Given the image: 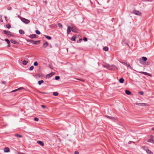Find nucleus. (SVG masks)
<instances>
[{
  "mask_svg": "<svg viewBox=\"0 0 154 154\" xmlns=\"http://www.w3.org/2000/svg\"><path fill=\"white\" fill-rule=\"evenodd\" d=\"M11 42L14 44H17V42L14 39H11Z\"/></svg>",
  "mask_w": 154,
  "mask_h": 154,
  "instance_id": "obj_13",
  "label": "nucleus"
},
{
  "mask_svg": "<svg viewBox=\"0 0 154 154\" xmlns=\"http://www.w3.org/2000/svg\"><path fill=\"white\" fill-rule=\"evenodd\" d=\"M40 42L39 41H33V44H35Z\"/></svg>",
  "mask_w": 154,
  "mask_h": 154,
  "instance_id": "obj_33",
  "label": "nucleus"
},
{
  "mask_svg": "<svg viewBox=\"0 0 154 154\" xmlns=\"http://www.w3.org/2000/svg\"><path fill=\"white\" fill-rule=\"evenodd\" d=\"M27 63V62L26 60H24L23 61L22 63L24 65H26Z\"/></svg>",
  "mask_w": 154,
  "mask_h": 154,
  "instance_id": "obj_29",
  "label": "nucleus"
},
{
  "mask_svg": "<svg viewBox=\"0 0 154 154\" xmlns=\"http://www.w3.org/2000/svg\"><path fill=\"white\" fill-rule=\"evenodd\" d=\"M133 13L137 16H141L142 13L139 11L136 10H134L133 11Z\"/></svg>",
  "mask_w": 154,
  "mask_h": 154,
  "instance_id": "obj_1",
  "label": "nucleus"
},
{
  "mask_svg": "<svg viewBox=\"0 0 154 154\" xmlns=\"http://www.w3.org/2000/svg\"><path fill=\"white\" fill-rule=\"evenodd\" d=\"M71 27L68 26L67 29V33L68 34H69L71 32Z\"/></svg>",
  "mask_w": 154,
  "mask_h": 154,
  "instance_id": "obj_7",
  "label": "nucleus"
},
{
  "mask_svg": "<svg viewBox=\"0 0 154 154\" xmlns=\"http://www.w3.org/2000/svg\"><path fill=\"white\" fill-rule=\"evenodd\" d=\"M125 93L128 95H129L131 94V91H129V90H126L125 91Z\"/></svg>",
  "mask_w": 154,
  "mask_h": 154,
  "instance_id": "obj_15",
  "label": "nucleus"
},
{
  "mask_svg": "<svg viewBox=\"0 0 154 154\" xmlns=\"http://www.w3.org/2000/svg\"><path fill=\"white\" fill-rule=\"evenodd\" d=\"M29 42H33V41L32 40H29Z\"/></svg>",
  "mask_w": 154,
  "mask_h": 154,
  "instance_id": "obj_46",
  "label": "nucleus"
},
{
  "mask_svg": "<svg viewBox=\"0 0 154 154\" xmlns=\"http://www.w3.org/2000/svg\"><path fill=\"white\" fill-rule=\"evenodd\" d=\"M116 67L114 66H112L111 67H109V69L110 70H112L113 68H114L115 69H116Z\"/></svg>",
  "mask_w": 154,
  "mask_h": 154,
  "instance_id": "obj_18",
  "label": "nucleus"
},
{
  "mask_svg": "<svg viewBox=\"0 0 154 154\" xmlns=\"http://www.w3.org/2000/svg\"><path fill=\"white\" fill-rule=\"evenodd\" d=\"M2 83L3 84H5V82H2Z\"/></svg>",
  "mask_w": 154,
  "mask_h": 154,
  "instance_id": "obj_48",
  "label": "nucleus"
},
{
  "mask_svg": "<svg viewBox=\"0 0 154 154\" xmlns=\"http://www.w3.org/2000/svg\"><path fill=\"white\" fill-rule=\"evenodd\" d=\"M60 77L58 76H56L55 77V79L57 80H58L59 79H60Z\"/></svg>",
  "mask_w": 154,
  "mask_h": 154,
  "instance_id": "obj_38",
  "label": "nucleus"
},
{
  "mask_svg": "<svg viewBox=\"0 0 154 154\" xmlns=\"http://www.w3.org/2000/svg\"><path fill=\"white\" fill-rule=\"evenodd\" d=\"M3 32H4V33L6 35H10V33H11V32L8 31H6V30H4Z\"/></svg>",
  "mask_w": 154,
  "mask_h": 154,
  "instance_id": "obj_10",
  "label": "nucleus"
},
{
  "mask_svg": "<svg viewBox=\"0 0 154 154\" xmlns=\"http://www.w3.org/2000/svg\"><path fill=\"white\" fill-rule=\"evenodd\" d=\"M21 20L22 22H23L24 23L27 24H28L30 23L29 20L25 19V18H22L21 19Z\"/></svg>",
  "mask_w": 154,
  "mask_h": 154,
  "instance_id": "obj_3",
  "label": "nucleus"
},
{
  "mask_svg": "<svg viewBox=\"0 0 154 154\" xmlns=\"http://www.w3.org/2000/svg\"><path fill=\"white\" fill-rule=\"evenodd\" d=\"M35 32L38 35H39L40 34V32L38 30H36L35 31Z\"/></svg>",
  "mask_w": 154,
  "mask_h": 154,
  "instance_id": "obj_34",
  "label": "nucleus"
},
{
  "mask_svg": "<svg viewBox=\"0 0 154 154\" xmlns=\"http://www.w3.org/2000/svg\"><path fill=\"white\" fill-rule=\"evenodd\" d=\"M5 40L7 42V44H8V47H10L9 45L10 43V42L7 39H5Z\"/></svg>",
  "mask_w": 154,
  "mask_h": 154,
  "instance_id": "obj_19",
  "label": "nucleus"
},
{
  "mask_svg": "<svg viewBox=\"0 0 154 154\" xmlns=\"http://www.w3.org/2000/svg\"><path fill=\"white\" fill-rule=\"evenodd\" d=\"M48 42H46L45 43H44L43 45V47L45 48L47 46H48Z\"/></svg>",
  "mask_w": 154,
  "mask_h": 154,
  "instance_id": "obj_11",
  "label": "nucleus"
},
{
  "mask_svg": "<svg viewBox=\"0 0 154 154\" xmlns=\"http://www.w3.org/2000/svg\"><path fill=\"white\" fill-rule=\"evenodd\" d=\"M124 81V79L123 78H121L119 80V82L121 83H122Z\"/></svg>",
  "mask_w": 154,
  "mask_h": 154,
  "instance_id": "obj_22",
  "label": "nucleus"
},
{
  "mask_svg": "<svg viewBox=\"0 0 154 154\" xmlns=\"http://www.w3.org/2000/svg\"><path fill=\"white\" fill-rule=\"evenodd\" d=\"M136 104L141 106H147L148 105L146 103H137Z\"/></svg>",
  "mask_w": 154,
  "mask_h": 154,
  "instance_id": "obj_5",
  "label": "nucleus"
},
{
  "mask_svg": "<svg viewBox=\"0 0 154 154\" xmlns=\"http://www.w3.org/2000/svg\"><path fill=\"white\" fill-rule=\"evenodd\" d=\"M33 69H34V66H31L30 67L29 69L30 70H32Z\"/></svg>",
  "mask_w": 154,
  "mask_h": 154,
  "instance_id": "obj_36",
  "label": "nucleus"
},
{
  "mask_svg": "<svg viewBox=\"0 0 154 154\" xmlns=\"http://www.w3.org/2000/svg\"><path fill=\"white\" fill-rule=\"evenodd\" d=\"M139 73L144 74V75H146L151 76L150 75L149 73L147 72H139Z\"/></svg>",
  "mask_w": 154,
  "mask_h": 154,
  "instance_id": "obj_8",
  "label": "nucleus"
},
{
  "mask_svg": "<svg viewBox=\"0 0 154 154\" xmlns=\"http://www.w3.org/2000/svg\"><path fill=\"white\" fill-rule=\"evenodd\" d=\"M76 37L75 36H73L71 38V40L73 41L75 40Z\"/></svg>",
  "mask_w": 154,
  "mask_h": 154,
  "instance_id": "obj_23",
  "label": "nucleus"
},
{
  "mask_svg": "<svg viewBox=\"0 0 154 154\" xmlns=\"http://www.w3.org/2000/svg\"><path fill=\"white\" fill-rule=\"evenodd\" d=\"M42 107L43 108H45V106L44 105H42Z\"/></svg>",
  "mask_w": 154,
  "mask_h": 154,
  "instance_id": "obj_45",
  "label": "nucleus"
},
{
  "mask_svg": "<svg viewBox=\"0 0 154 154\" xmlns=\"http://www.w3.org/2000/svg\"><path fill=\"white\" fill-rule=\"evenodd\" d=\"M142 59L143 60V61H145L147 59V58L146 57H142Z\"/></svg>",
  "mask_w": 154,
  "mask_h": 154,
  "instance_id": "obj_28",
  "label": "nucleus"
},
{
  "mask_svg": "<svg viewBox=\"0 0 154 154\" xmlns=\"http://www.w3.org/2000/svg\"><path fill=\"white\" fill-rule=\"evenodd\" d=\"M34 65L35 66H37L38 65V63L36 61L34 62Z\"/></svg>",
  "mask_w": 154,
  "mask_h": 154,
  "instance_id": "obj_37",
  "label": "nucleus"
},
{
  "mask_svg": "<svg viewBox=\"0 0 154 154\" xmlns=\"http://www.w3.org/2000/svg\"><path fill=\"white\" fill-rule=\"evenodd\" d=\"M147 142L154 143V137L151 136L150 138L148 140Z\"/></svg>",
  "mask_w": 154,
  "mask_h": 154,
  "instance_id": "obj_4",
  "label": "nucleus"
},
{
  "mask_svg": "<svg viewBox=\"0 0 154 154\" xmlns=\"http://www.w3.org/2000/svg\"><path fill=\"white\" fill-rule=\"evenodd\" d=\"M82 40V38H79V40H78L77 41V43H79V42H80Z\"/></svg>",
  "mask_w": 154,
  "mask_h": 154,
  "instance_id": "obj_35",
  "label": "nucleus"
},
{
  "mask_svg": "<svg viewBox=\"0 0 154 154\" xmlns=\"http://www.w3.org/2000/svg\"><path fill=\"white\" fill-rule=\"evenodd\" d=\"M45 36L47 39L48 40H51V37L50 36L46 35H45Z\"/></svg>",
  "mask_w": 154,
  "mask_h": 154,
  "instance_id": "obj_24",
  "label": "nucleus"
},
{
  "mask_svg": "<svg viewBox=\"0 0 154 154\" xmlns=\"http://www.w3.org/2000/svg\"><path fill=\"white\" fill-rule=\"evenodd\" d=\"M39 93H42V94H48L47 93H46V92H39Z\"/></svg>",
  "mask_w": 154,
  "mask_h": 154,
  "instance_id": "obj_43",
  "label": "nucleus"
},
{
  "mask_svg": "<svg viewBox=\"0 0 154 154\" xmlns=\"http://www.w3.org/2000/svg\"><path fill=\"white\" fill-rule=\"evenodd\" d=\"M75 154H79V152H78L75 151Z\"/></svg>",
  "mask_w": 154,
  "mask_h": 154,
  "instance_id": "obj_44",
  "label": "nucleus"
},
{
  "mask_svg": "<svg viewBox=\"0 0 154 154\" xmlns=\"http://www.w3.org/2000/svg\"><path fill=\"white\" fill-rule=\"evenodd\" d=\"M15 136L19 138H20L22 137V136L19 134H15Z\"/></svg>",
  "mask_w": 154,
  "mask_h": 154,
  "instance_id": "obj_30",
  "label": "nucleus"
},
{
  "mask_svg": "<svg viewBox=\"0 0 154 154\" xmlns=\"http://www.w3.org/2000/svg\"><path fill=\"white\" fill-rule=\"evenodd\" d=\"M44 83V81L43 80H41L38 81V84L39 85H41L42 83Z\"/></svg>",
  "mask_w": 154,
  "mask_h": 154,
  "instance_id": "obj_27",
  "label": "nucleus"
},
{
  "mask_svg": "<svg viewBox=\"0 0 154 154\" xmlns=\"http://www.w3.org/2000/svg\"><path fill=\"white\" fill-rule=\"evenodd\" d=\"M58 26H59V27H60L61 28H62L63 27L62 24L60 23H58Z\"/></svg>",
  "mask_w": 154,
  "mask_h": 154,
  "instance_id": "obj_32",
  "label": "nucleus"
},
{
  "mask_svg": "<svg viewBox=\"0 0 154 154\" xmlns=\"http://www.w3.org/2000/svg\"><path fill=\"white\" fill-rule=\"evenodd\" d=\"M24 89V88L23 87H20V88H18L17 89H15V90H14L12 92H15L16 91H18V90H21V89Z\"/></svg>",
  "mask_w": 154,
  "mask_h": 154,
  "instance_id": "obj_16",
  "label": "nucleus"
},
{
  "mask_svg": "<svg viewBox=\"0 0 154 154\" xmlns=\"http://www.w3.org/2000/svg\"><path fill=\"white\" fill-rule=\"evenodd\" d=\"M108 49H109L106 46L104 47L103 48V50L106 51H108Z\"/></svg>",
  "mask_w": 154,
  "mask_h": 154,
  "instance_id": "obj_17",
  "label": "nucleus"
},
{
  "mask_svg": "<svg viewBox=\"0 0 154 154\" xmlns=\"http://www.w3.org/2000/svg\"><path fill=\"white\" fill-rule=\"evenodd\" d=\"M4 151L5 152H10V149L8 147H6L4 148Z\"/></svg>",
  "mask_w": 154,
  "mask_h": 154,
  "instance_id": "obj_6",
  "label": "nucleus"
},
{
  "mask_svg": "<svg viewBox=\"0 0 154 154\" xmlns=\"http://www.w3.org/2000/svg\"><path fill=\"white\" fill-rule=\"evenodd\" d=\"M37 143H38V144H40L42 146H43L44 145V144L43 143V142L42 141H40V140L38 141H37Z\"/></svg>",
  "mask_w": 154,
  "mask_h": 154,
  "instance_id": "obj_12",
  "label": "nucleus"
},
{
  "mask_svg": "<svg viewBox=\"0 0 154 154\" xmlns=\"http://www.w3.org/2000/svg\"><path fill=\"white\" fill-rule=\"evenodd\" d=\"M71 29L72 31L76 33L78 32V29L75 26H73L71 27Z\"/></svg>",
  "mask_w": 154,
  "mask_h": 154,
  "instance_id": "obj_2",
  "label": "nucleus"
},
{
  "mask_svg": "<svg viewBox=\"0 0 154 154\" xmlns=\"http://www.w3.org/2000/svg\"><path fill=\"white\" fill-rule=\"evenodd\" d=\"M21 154H25L24 153H22Z\"/></svg>",
  "mask_w": 154,
  "mask_h": 154,
  "instance_id": "obj_49",
  "label": "nucleus"
},
{
  "mask_svg": "<svg viewBox=\"0 0 154 154\" xmlns=\"http://www.w3.org/2000/svg\"><path fill=\"white\" fill-rule=\"evenodd\" d=\"M53 75V73H50V74L46 75V77L47 78H49L51 77Z\"/></svg>",
  "mask_w": 154,
  "mask_h": 154,
  "instance_id": "obj_9",
  "label": "nucleus"
},
{
  "mask_svg": "<svg viewBox=\"0 0 154 154\" xmlns=\"http://www.w3.org/2000/svg\"><path fill=\"white\" fill-rule=\"evenodd\" d=\"M6 27L8 29H10L11 27V26L10 25L8 24L6 25Z\"/></svg>",
  "mask_w": 154,
  "mask_h": 154,
  "instance_id": "obj_39",
  "label": "nucleus"
},
{
  "mask_svg": "<svg viewBox=\"0 0 154 154\" xmlns=\"http://www.w3.org/2000/svg\"><path fill=\"white\" fill-rule=\"evenodd\" d=\"M83 40L85 42H86L87 41V38L86 37H85L83 38Z\"/></svg>",
  "mask_w": 154,
  "mask_h": 154,
  "instance_id": "obj_42",
  "label": "nucleus"
},
{
  "mask_svg": "<svg viewBox=\"0 0 154 154\" xmlns=\"http://www.w3.org/2000/svg\"><path fill=\"white\" fill-rule=\"evenodd\" d=\"M122 63L125 65L126 66H127L130 68H131V66H130V65L128 64H127V63H125V62H123V63Z\"/></svg>",
  "mask_w": 154,
  "mask_h": 154,
  "instance_id": "obj_21",
  "label": "nucleus"
},
{
  "mask_svg": "<svg viewBox=\"0 0 154 154\" xmlns=\"http://www.w3.org/2000/svg\"><path fill=\"white\" fill-rule=\"evenodd\" d=\"M146 152L148 154H152V153L149 149H147V150H146Z\"/></svg>",
  "mask_w": 154,
  "mask_h": 154,
  "instance_id": "obj_26",
  "label": "nucleus"
},
{
  "mask_svg": "<svg viewBox=\"0 0 154 154\" xmlns=\"http://www.w3.org/2000/svg\"><path fill=\"white\" fill-rule=\"evenodd\" d=\"M19 32L20 34L22 35H23L24 34V31L23 30L21 29L19 30Z\"/></svg>",
  "mask_w": 154,
  "mask_h": 154,
  "instance_id": "obj_20",
  "label": "nucleus"
},
{
  "mask_svg": "<svg viewBox=\"0 0 154 154\" xmlns=\"http://www.w3.org/2000/svg\"><path fill=\"white\" fill-rule=\"evenodd\" d=\"M29 37L30 38H36V35H35V34L31 35H30L29 36Z\"/></svg>",
  "mask_w": 154,
  "mask_h": 154,
  "instance_id": "obj_14",
  "label": "nucleus"
},
{
  "mask_svg": "<svg viewBox=\"0 0 154 154\" xmlns=\"http://www.w3.org/2000/svg\"><path fill=\"white\" fill-rule=\"evenodd\" d=\"M34 120L36 121H38L39 119H38L37 118H34Z\"/></svg>",
  "mask_w": 154,
  "mask_h": 154,
  "instance_id": "obj_40",
  "label": "nucleus"
},
{
  "mask_svg": "<svg viewBox=\"0 0 154 154\" xmlns=\"http://www.w3.org/2000/svg\"><path fill=\"white\" fill-rule=\"evenodd\" d=\"M5 19L6 20H7V17H6V16H5Z\"/></svg>",
  "mask_w": 154,
  "mask_h": 154,
  "instance_id": "obj_47",
  "label": "nucleus"
},
{
  "mask_svg": "<svg viewBox=\"0 0 154 154\" xmlns=\"http://www.w3.org/2000/svg\"><path fill=\"white\" fill-rule=\"evenodd\" d=\"M53 94L54 96H57L58 95V94L57 92H54L53 93Z\"/></svg>",
  "mask_w": 154,
  "mask_h": 154,
  "instance_id": "obj_31",
  "label": "nucleus"
},
{
  "mask_svg": "<svg viewBox=\"0 0 154 154\" xmlns=\"http://www.w3.org/2000/svg\"><path fill=\"white\" fill-rule=\"evenodd\" d=\"M107 118H108V119H115V118H114V117H112L111 116H106Z\"/></svg>",
  "mask_w": 154,
  "mask_h": 154,
  "instance_id": "obj_25",
  "label": "nucleus"
},
{
  "mask_svg": "<svg viewBox=\"0 0 154 154\" xmlns=\"http://www.w3.org/2000/svg\"><path fill=\"white\" fill-rule=\"evenodd\" d=\"M139 93L141 95H143V94L144 93L143 91H140L139 92Z\"/></svg>",
  "mask_w": 154,
  "mask_h": 154,
  "instance_id": "obj_41",
  "label": "nucleus"
}]
</instances>
